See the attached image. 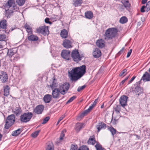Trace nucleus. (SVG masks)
<instances>
[{"label": "nucleus", "mask_w": 150, "mask_h": 150, "mask_svg": "<svg viewBox=\"0 0 150 150\" xmlns=\"http://www.w3.org/2000/svg\"><path fill=\"white\" fill-rule=\"evenodd\" d=\"M61 91L59 88H55L52 90V96L54 98H59L60 97Z\"/></svg>", "instance_id": "nucleus-9"}, {"label": "nucleus", "mask_w": 150, "mask_h": 150, "mask_svg": "<svg viewBox=\"0 0 150 150\" xmlns=\"http://www.w3.org/2000/svg\"><path fill=\"white\" fill-rule=\"evenodd\" d=\"M77 145L72 144L71 145L70 150H77Z\"/></svg>", "instance_id": "nucleus-51"}, {"label": "nucleus", "mask_w": 150, "mask_h": 150, "mask_svg": "<svg viewBox=\"0 0 150 150\" xmlns=\"http://www.w3.org/2000/svg\"><path fill=\"white\" fill-rule=\"evenodd\" d=\"M59 19L60 18L58 16L54 15L52 16L50 20L51 21L54 22Z\"/></svg>", "instance_id": "nucleus-46"}, {"label": "nucleus", "mask_w": 150, "mask_h": 150, "mask_svg": "<svg viewBox=\"0 0 150 150\" xmlns=\"http://www.w3.org/2000/svg\"><path fill=\"white\" fill-rule=\"evenodd\" d=\"M118 30L117 28H111L108 29L104 35V39L108 41L115 38L117 35Z\"/></svg>", "instance_id": "nucleus-2"}, {"label": "nucleus", "mask_w": 150, "mask_h": 150, "mask_svg": "<svg viewBox=\"0 0 150 150\" xmlns=\"http://www.w3.org/2000/svg\"><path fill=\"white\" fill-rule=\"evenodd\" d=\"M25 0H16V2L20 6H23L25 3Z\"/></svg>", "instance_id": "nucleus-45"}, {"label": "nucleus", "mask_w": 150, "mask_h": 150, "mask_svg": "<svg viewBox=\"0 0 150 150\" xmlns=\"http://www.w3.org/2000/svg\"><path fill=\"white\" fill-rule=\"evenodd\" d=\"M119 21L122 24L125 23L128 21V19L125 16H122L120 19Z\"/></svg>", "instance_id": "nucleus-40"}, {"label": "nucleus", "mask_w": 150, "mask_h": 150, "mask_svg": "<svg viewBox=\"0 0 150 150\" xmlns=\"http://www.w3.org/2000/svg\"><path fill=\"white\" fill-rule=\"evenodd\" d=\"M28 40L31 41H37L38 40V38L35 35L31 34L28 36Z\"/></svg>", "instance_id": "nucleus-24"}, {"label": "nucleus", "mask_w": 150, "mask_h": 150, "mask_svg": "<svg viewBox=\"0 0 150 150\" xmlns=\"http://www.w3.org/2000/svg\"><path fill=\"white\" fill-rule=\"evenodd\" d=\"M121 2L123 4L125 7L127 9H128L129 8L130 4L128 1L122 0V1Z\"/></svg>", "instance_id": "nucleus-31"}, {"label": "nucleus", "mask_w": 150, "mask_h": 150, "mask_svg": "<svg viewBox=\"0 0 150 150\" xmlns=\"http://www.w3.org/2000/svg\"><path fill=\"white\" fill-rule=\"evenodd\" d=\"M40 132V130H37L35 132L32 134V136L34 138L38 136V134Z\"/></svg>", "instance_id": "nucleus-47"}, {"label": "nucleus", "mask_w": 150, "mask_h": 150, "mask_svg": "<svg viewBox=\"0 0 150 150\" xmlns=\"http://www.w3.org/2000/svg\"><path fill=\"white\" fill-rule=\"evenodd\" d=\"M13 11H17L19 10V8H18L17 6L15 4L12 6Z\"/></svg>", "instance_id": "nucleus-56"}, {"label": "nucleus", "mask_w": 150, "mask_h": 150, "mask_svg": "<svg viewBox=\"0 0 150 150\" xmlns=\"http://www.w3.org/2000/svg\"><path fill=\"white\" fill-rule=\"evenodd\" d=\"M50 19L48 18H47L45 19V22L47 23H49V24H51L52 23L49 21Z\"/></svg>", "instance_id": "nucleus-59"}, {"label": "nucleus", "mask_w": 150, "mask_h": 150, "mask_svg": "<svg viewBox=\"0 0 150 150\" xmlns=\"http://www.w3.org/2000/svg\"><path fill=\"white\" fill-rule=\"evenodd\" d=\"M69 88V83H65L60 85L59 88L61 91V94L64 95L67 92Z\"/></svg>", "instance_id": "nucleus-7"}, {"label": "nucleus", "mask_w": 150, "mask_h": 150, "mask_svg": "<svg viewBox=\"0 0 150 150\" xmlns=\"http://www.w3.org/2000/svg\"><path fill=\"white\" fill-rule=\"evenodd\" d=\"M86 67L83 65L79 67H75L69 71L71 80L76 81L80 78L86 73Z\"/></svg>", "instance_id": "nucleus-1"}, {"label": "nucleus", "mask_w": 150, "mask_h": 150, "mask_svg": "<svg viewBox=\"0 0 150 150\" xmlns=\"http://www.w3.org/2000/svg\"><path fill=\"white\" fill-rule=\"evenodd\" d=\"M65 116L64 115H63L60 117L57 122V125L59 124L60 122L65 117Z\"/></svg>", "instance_id": "nucleus-58"}, {"label": "nucleus", "mask_w": 150, "mask_h": 150, "mask_svg": "<svg viewBox=\"0 0 150 150\" xmlns=\"http://www.w3.org/2000/svg\"><path fill=\"white\" fill-rule=\"evenodd\" d=\"M98 101V99H95L93 103L91 104L88 109L85 110L80 115V117L81 118L85 116L88 113L90 112L93 109V108L95 106Z\"/></svg>", "instance_id": "nucleus-8"}, {"label": "nucleus", "mask_w": 150, "mask_h": 150, "mask_svg": "<svg viewBox=\"0 0 150 150\" xmlns=\"http://www.w3.org/2000/svg\"><path fill=\"white\" fill-rule=\"evenodd\" d=\"M127 70L126 69H124L119 74V76H124L127 74Z\"/></svg>", "instance_id": "nucleus-44"}, {"label": "nucleus", "mask_w": 150, "mask_h": 150, "mask_svg": "<svg viewBox=\"0 0 150 150\" xmlns=\"http://www.w3.org/2000/svg\"><path fill=\"white\" fill-rule=\"evenodd\" d=\"M15 4V1L14 0H8L7 3L5 4V7L9 8Z\"/></svg>", "instance_id": "nucleus-25"}, {"label": "nucleus", "mask_w": 150, "mask_h": 150, "mask_svg": "<svg viewBox=\"0 0 150 150\" xmlns=\"http://www.w3.org/2000/svg\"><path fill=\"white\" fill-rule=\"evenodd\" d=\"M71 57L74 61L78 62L82 59V58L84 57V56L82 54L81 55H80L78 50L76 49H75L72 51Z\"/></svg>", "instance_id": "nucleus-3"}, {"label": "nucleus", "mask_w": 150, "mask_h": 150, "mask_svg": "<svg viewBox=\"0 0 150 150\" xmlns=\"http://www.w3.org/2000/svg\"><path fill=\"white\" fill-rule=\"evenodd\" d=\"M12 111L13 113L15 114L16 116H18L22 112L21 109L19 105L16 108H13L12 109Z\"/></svg>", "instance_id": "nucleus-19"}, {"label": "nucleus", "mask_w": 150, "mask_h": 150, "mask_svg": "<svg viewBox=\"0 0 150 150\" xmlns=\"http://www.w3.org/2000/svg\"><path fill=\"white\" fill-rule=\"evenodd\" d=\"M145 9H146V11L147 12L150 10V1L147 3L145 6Z\"/></svg>", "instance_id": "nucleus-50"}, {"label": "nucleus", "mask_w": 150, "mask_h": 150, "mask_svg": "<svg viewBox=\"0 0 150 150\" xmlns=\"http://www.w3.org/2000/svg\"><path fill=\"white\" fill-rule=\"evenodd\" d=\"M78 150H89V149L87 146H83L80 147Z\"/></svg>", "instance_id": "nucleus-53"}, {"label": "nucleus", "mask_w": 150, "mask_h": 150, "mask_svg": "<svg viewBox=\"0 0 150 150\" xmlns=\"http://www.w3.org/2000/svg\"><path fill=\"white\" fill-rule=\"evenodd\" d=\"M60 35L63 38H66L68 36V32L67 30L65 29L62 30L60 33Z\"/></svg>", "instance_id": "nucleus-29"}, {"label": "nucleus", "mask_w": 150, "mask_h": 150, "mask_svg": "<svg viewBox=\"0 0 150 150\" xmlns=\"http://www.w3.org/2000/svg\"><path fill=\"white\" fill-rule=\"evenodd\" d=\"M6 11L5 16L7 18H10L13 12V10L9 9L6 10Z\"/></svg>", "instance_id": "nucleus-36"}, {"label": "nucleus", "mask_w": 150, "mask_h": 150, "mask_svg": "<svg viewBox=\"0 0 150 150\" xmlns=\"http://www.w3.org/2000/svg\"><path fill=\"white\" fill-rule=\"evenodd\" d=\"M8 76L6 72L1 71L0 74V79L3 83L6 82L8 81Z\"/></svg>", "instance_id": "nucleus-12"}, {"label": "nucleus", "mask_w": 150, "mask_h": 150, "mask_svg": "<svg viewBox=\"0 0 150 150\" xmlns=\"http://www.w3.org/2000/svg\"><path fill=\"white\" fill-rule=\"evenodd\" d=\"M15 117L14 115L12 114L8 116L7 118L5 125V128L8 129L13 125L15 122Z\"/></svg>", "instance_id": "nucleus-4"}, {"label": "nucleus", "mask_w": 150, "mask_h": 150, "mask_svg": "<svg viewBox=\"0 0 150 150\" xmlns=\"http://www.w3.org/2000/svg\"><path fill=\"white\" fill-rule=\"evenodd\" d=\"M128 97L126 96H122L120 98L119 101L121 106L124 107L127 105V101Z\"/></svg>", "instance_id": "nucleus-10"}, {"label": "nucleus", "mask_w": 150, "mask_h": 150, "mask_svg": "<svg viewBox=\"0 0 150 150\" xmlns=\"http://www.w3.org/2000/svg\"><path fill=\"white\" fill-rule=\"evenodd\" d=\"M147 0H142V3L143 4H144L146 3Z\"/></svg>", "instance_id": "nucleus-64"}, {"label": "nucleus", "mask_w": 150, "mask_h": 150, "mask_svg": "<svg viewBox=\"0 0 150 150\" xmlns=\"http://www.w3.org/2000/svg\"><path fill=\"white\" fill-rule=\"evenodd\" d=\"M44 109V106L42 105H39L37 106L33 110V112L37 114H40L42 113Z\"/></svg>", "instance_id": "nucleus-15"}, {"label": "nucleus", "mask_w": 150, "mask_h": 150, "mask_svg": "<svg viewBox=\"0 0 150 150\" xmlns=\"http://www.w3.org/2000/svg\"><path fill=\"white\" fill-rule=\"evenodd\" d=\"M43 99L46 103H49L51 100V95L50 94L46 95L44 96Z\"/></svg>", "instance_id": "nucleus-28"}, {"label": "nucleus", "mask_w": 150, "mask_h": 150, "mask_svg": "<svg viewBox=\"0 0 150 150\" xmlns=\"http://www.w3.org/2000/svg\"><path fill=\"white\" fill-rule=\"evenodd\" d=\"M70 52L69 50H63L61 52L62 57L64 58L67 60H69Z\"/></svg>", "instance_id": "nucleus-11"}, {"label": "nucleus", "mask_w": 150, "mask_h": 150, "mask_svg": "<svg viewBox=\"0 0 150 150\" xmlns=\"http://www.w3.org/2000/svg\"><path fill=\"white\" fill-rule=\"evenodd\" d=\"M142 79L144 81H150V74L147 72H145L143 76Z\"/></svg>", "instance_id": "nucleus-21"}, {"label": "nucleus", "mask_w": 150, "mask_h": 150, "mask_svg": "<svg viewBox=\"0 0 150 150\" xmlns=\"http://www.w3.org/2000/svg\"><path fill=\"white\" fill-rule=\"evenodd\" d=\"M50 117H49L48 116L45 117L43 120V121L42 122V124H45L49 120Z\"/></svg>", "instance_id": "nucleus-54"}, {"label": "nucleus", "mask_w": 150, "mask_h": 150, "mask_svg": "<svg viewBox=\"0 0 150 150\" xmlns=\"http://www.w3.org/2000/svg\"><path fill=\"white\" fill-rule=\"evenodd\" d=\"M132 91L133 93H135L136 95L139 96L143 92V90L139 86H137L135 88H132Z\"/></svg>", "instance_id": "nucleus-14"}, {"label": "nucleus", "mask_w": 150, "mask_h": 150, "mask_svg": "<svg viewBox=\"0 0 150 150\" xmlns=\"http://www.w3.org/2000/svg\"><path fill=\"white\" fill-rule=\"evenodd\" d=\"M73 4L75 6H80L82 3V0H73Z\"/></svg>", "instance_id": "nucleus-38"}, {"label": "nucleus", "mask_w": 150, "mask_h": 150, "mask_svg": "<svg viewBox=\"0 0 150 150\" xmlns=\"http://www.w3.org/2000/svg\"><path fill=\"white\" fill-rule=\"evenodd\" d=\"M96 44V45L100 48H103L105 46V42L103 40L101 39L97 40Z\"/></svg>", "instance_id": "nucleus-18"}, {"label": "nucleus", "mask_w": 150, "mask_h": 150, "mask_svg": "<svg viewBox=\"0 0 150 150\" xmlns=\"http://www.w3.org/2000/svg\"><path fill=\"white\" fill-rule=\"evenodd\" d=\"M6 21L4 19L0 21V27L3 29L6 28Z\"/></svg>", "instance_id": "nucleus-34"}, {"label": "nucleus", "mask_w": 150, "mask_h": 150, "mask_svg": "<svg viewBox=\"0 0 150 150\" xmlns=\"http://www.w3.org/2000/svg\"><path fill=\"white\" fill-rule=\"evenodd\" d=\"M144 134L145 136H149L150 135V129L146 128V130L144 131Z\"/></svg>", "instance_id": "nucleus-48"}, {"label": "nucleus", "mask_w": 150, "mask_h": 150, "mask_svg": "<svg viewBox=\"0 0 150 150\" xmlns=\"http://www.w3.org/2000/svg\"><path fill=\"white\" fill-rule=\"evenodd\" d=\"M22 131V129H18L13 132L11 135L13 136L16 137L20 134Z\"/></svg>", "instance_id": "nucleus-32"}, {"label": "nucleus", "mask_w": 150, "mask_h": 150, "mask_svg": "<svg viewBox=\"0 0 150 150\" xmlns=\"http://www.w3.org/2000/svg\"><path fill=\"white\" fill-rule=\"evenodd\" d=\"M85 16L86 18L90 19L93 17V13L91 11H87L85 13Z\"/></svg>", "instance_id": "nucleus-22"}, {"label": "nucleus", "mask_w": 150, "mask_h": 150, "mask_svg": "<svg viewBox=\"0 0 150 150\" xmlns=\"http://www.w3.org/2000/svg\"><path fill=\"white\" fill-rule=\"evenodd\" d=\"M24 28L26 29V31L28 33V35L31 34L33 33L32 28L28 25L26 23L24 25Z\"/></svg>", "instance_id": "nucleus-26"}, {"label": "nucleus", "mask_w": 150, "mask_h": 150, "mask_svg": "<svg viewBox=\"0 0 150 150\" xmlns=\"http://www.w3.org/2000/svg\"><path fill=\"white\" fill-rule=\"evenodd\" d=\"M58 86V83H57L56 79L54 78L53 81H52V83L50 84V86L52 90L55 88H57L56 87Z\"/></svg>", "instance_id": "nucleus-23"}, {"label": "nucleus", "mask_w": 150, "mask_h": 150, "mask_svg": "<svg viewBox=\"0 0 150 150\" xmlns=\"http://www.w3.org/2000/svg\"><path fill=\"white\" fill-rule=\"evenodd\" d=\"M66 131L65 129L63 130V131H62L60 134V137H59V140L61 141L63 139V137L64 136V132H66Z\"/></svg>", "instance_id": "nucleus-49"}, {"label": "nucleus", "mask_w": 150, "mask_h": 150, "mask_svg": "<svg viewBox=\"0 0 150 150\" xmlns=\"http://www.w3.org/2000/svg\"><path fill=\"white\" fill-rule=\"evenodd\" d=\"M136 76H133L131 79L128 81V84H129L131 83L133 80L135 79L136 78Z\"/></svg>", "instance_id": "nucleus-61"}, {"label": "nucleus", "mask_w": 150, "mask_h": 150, "mask_svg": "<svg viewBox=\"0 0 150 150\" xmlns=\"http://www.w3.org/2000/svg\"><path fill=\"white\" fill-rule=\"evenodd\" d=\"M72 43L71 41L67 39H65L64 40L62 45L66 48H71L72 47Z\"/></svg>", "instance_id": "nucleus-16"}, {"label": "nucleus", "mask_w": 150, "mask_h": 150, "mask_svg": "<svg viewBox=\"0 0 150 150\" xmlns=\"http://www.w3.org/2000/svg\"><path fill=\"white\" fill-rule=\"evenodd\" d=\"M36 30L37 33L44 35H48L49 33L48 27L45 25L39 27L36 29Z\"/></svg>", "instance_id": "nucleus-6"}, {"label": "nucleus", "mask_w": 150, "mask_h": 150, "mask_svg": "<svg viewBox=\"0 0 150 150\" xmlns=\"http://www.w3.org/2000/svg\"><path fill=\"white\" fill-rule=\"evenodd\" d=\"M125 50L124 47H123L121 50L118 53L117 55H120L121 54L123 53Z\"/></svg>", "instance_id": "nucleus-57"}, {"label": "nucleus", "mask_w": 150, "mask_h": 150, "mask_svg": "<svg viewBox=\"0 0 150 150\" xmlns=\"http://www.w3.org/2000/svg\"><path fill=\"white\" fill-rule=\"evenodd\" d=\"M118 120V119H113L112 118V120L111 121V123H112L113 124H116V122Z\"/></svg>", "instance_id": "nucleus-60"}, {"label": "nucleus", "mask_w": 150, "mask_h": 150, "mask_svg": "<svg viewBox=\"0 0 150 150\" xmlns=\"http://www.w3.org/2000/svg\"><path fill=\"white\" fill-rule=\"evenodd\" d=\"M54 148L53 144L52 142L48 143L46 147V150H54Z\"/></svg>", "instance_id": "nucleus-35"}, {"label": "nucleus", "mask_w": 150, "mask_h": 150, "mask_svg": "<svg viewBox=\"0 0 150 150\" xmlns=\"http://www.w3.org/2000/svg\"><path fill=\"white\" fill-rule=\"evenodd\" d=\"M95 147L96 150H106V149L103 147L102 145L98 142H97L95 145Z\"/></svg>", "instance_id": "nucleus-41"}, {"label": "nucleus", "mask_w": 150, "mask_h": 150, "mask_svg": "<svg viewBox=\"0 0 150 150\" xmlns=\"http://www.w3.org/2000/svg\"><path fill=\"white\" fill-rule=\"evenodd\" d=\"M16 53V52H14L13 49L8 50L7 55L11 59Z\"/></svg>", "instance_id": "nucleus-33"}, {"label": "nucleus", "mask_w": 150, "mask_h": 150, "mask_svg": "<svg viewBox=\"0 0 150 150\" xmlns=\"http://www.w3.org/2000/svg\"><path fill=\"white\" fill-rule=\"evenodd\" d=\"M33 115L31 112L24 113L20 116V121L21 122L26 123L30 120Z\"/></svg>", "instance_id": "nucleus-5"}, {"label": "nucleus", "mask_w": 150, "mask_h": 150, "mask_svg": "<svg viewBox=\"0 0 150 150\" xmlns=\"http://www.w3.org/2000/svg\"><path fill=\"white\" fill-rule=\"evenodd\" d=\"M7 40L6 35L4 34L0 35V41H4L6 43V40Z\"/></svg>", "instance_id": "nucleus-43"}, {"label": "nucleus", "mask_w": 150, "mask_h": 150, "mask_svg": "<svg viewBox=\"0 0 150 150\" xmlns=\"http://www.w3.org/2000/svg\"><path fill=\"white\" fill-rule=\"evenodd\" d=\"M113 109L117 113H119L121 110V106L119 105H116L113 107Z\"/></svg>", "instance_id": "nucleus-37"}, {"label": "nucleus", "mask_w": 150, "mask_h": 150, "mask_svg": "<svg viewBox=\"0 0 150 150\" xmlns=\"http://www.w3.org/2000/svg\"><path fill=\"white\" fill-rule=\"evenodd\" d=\"M19 59V55L16 53L13 57L11 59H10V60L11 61H13V62H15L17 61Z\"/></svg>", "instance_id": "nucleus-42"}, {"label": "nucleus", "mask_w": 150, "mask_h": 150, "mask_svg": "<svg viewBox=\"0 0 150 150\" xmlns=\"http://www.w3.org/2000/svg\"><path fill=\"white\" fill-rule=\"evenodd\" d=\"M96 142V141L95 137L93 136H91L87 142L88 144L92 145H94Z\"/></svg>", "instance_id": "nucleus-27"}, {"label": "nucleus", "mask_w": 150, "mask_h": 150, "mask_svg": "<svg viewBox=\"0 0 150 150\" xmlns=\"http://www.w3.org/2000/svg\"><path fill=\"white\" fill-rule=\"evenodd\" d=\"M132 49H131L128 52L127 56V57L128 58L130 56V55L131 53H132Z\"/></svg>", "instance_id": "nucleus-62"}, {"label": "nucleus", "mask_w": 150, "mask_h": 150, "mask_svg": "<svg viewBox=\"0 0 150 150\" xmlns=\"http://www.w3.org/2000/svg\"><path fill=\"white\" fill-rule=\"evenodd\" d=\"M3 89L4 96L6 97L8 96L10 94V87L8 85L4 86H3Z\"/></svg>", "instance_id": "nucleus-20"}, {"label": "nucleus", "mask_w": 150, "mask_h": 150, "mask_svg": "<svg viewBox=\"0 0 150 150\" xmlns=\"http://www.w3.org/2000/svg\"><path fill=\"white\" fill-rule=\"evenodd\" d=\"M86 85H84L81 86L79 87L77 89V91L78 92L80 91L81 90L83 89L86 87Z\"/></svg>", "instance_id": "nucleus-55"}, {"label": "nucleus", "mask_w": 150, "mask_h": 150, "mask_svg": "<svg viewBox=\"0 0 150 150\" xmlns=\"http://www.w3.org/2000/svg\"><path fill=\"white\" fill-rule=\"evenodd\" d=\"M76 98V96H72L70 98V99L67 101V104L72 102Z\"/></svg>", "instance_id": "nucleus-52"}, {"label": "nucleus", "mask_w": 150, "mask_h": 150, "mask_svg": "<svg viewBox=\"0 0 150 150\" xmlns=\"http://www.w3.org/2000/svg\"><path fill=\"white\" fill-rule=\"evenodd\" d=\"M106 127V125L103 122H100L98 123L96 126L97 129V132H99L102 129H105Z\"/></svg>", "instance_id": "nucleus-13"}, {"label": "nucleus", "mask_w": 150, "mask_h": 150, "mask_svg": "<svg viewBox=\"0 0 150 150\" xmlns=\"http://www.w3.org/2000/svg\"><path fill=\"white\" fill-rule=\"evenodd\" d=\"M108 129L112 135L113 136H114V135L116 134V132H117L116 130L112 127H109Z\"/></svg>", "instance_id": "nucleus-39"}, {"label": "nucleus", "mask_w": 150, "mask_h": 150, "mask_svg": "<svg viewBox=\"0 0 150 150\" xmlns=\"http://www.w3.org/2000/svg\"><path fill=\"white\" fill-rule=\"evenodd\" d=\"M83 124L81 123H78L75 125V129L77 131L79 132L84 126Z\"/></svg>", "instance_id": "nucleus-30"}, {"label": "nucleus", "mask_w": 150, "mask_h": 150, "mask_svg": "<svg viewBox=\"0 0 150 150\" xmlns=\"http://www.w3.org/2000/svg\"><path fill=\"white\" fill-rule=\"evenodd\" d=\"M101 53L100 50L98 48L94 49L93 52V55L95 58H98L101 56Z\"/></svg>", "instance_id": "nucleus-17"}, {"label": "nucleus", "mask_w": 150, "mask_h": 150, "mask_svg": "<svg viewBox=\"0 0 150 150\" xmlns=\"http://www.w3.org/2000/svg\"><path fill=\"white\" fill-rule=\"evenodd\" d=\"M145 9V6H142V8H141V11L142 12H144L145 11V10H144V9Z\"/></svg>", "instance_id": "nucleus-63"}]
</instances>
